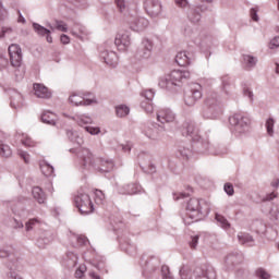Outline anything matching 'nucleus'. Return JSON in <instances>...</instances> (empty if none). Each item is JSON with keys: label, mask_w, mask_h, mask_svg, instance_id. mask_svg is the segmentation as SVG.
Listing matches in <instances>:
<instances>
[{"label": "nucleus", "mask_w": 279, "mask_h": 279, "mask_svg": "<svg viewBox=\"0 0 279 279\" xmlns=\"http://www.w3.org/2000/svg\"><path fill=\"white\" fill-rule=\"evenodd\" d=\"M8 16V10L3 8V3L0 1V21H3Z\"/></svg>", "instance_id": "41"}, {"label": "nucleus", "mask_w": 279, "mask_h": 279, "mask_svg": "<svg viewBox=\"0 0 279 279\" xmlns=\"http://www.w3.org/2000/svg\"><path fill=\"white\" fill-rule=\"evenodd\" d=\"M199 99H202V85L195 84L190 94L185 96L184 102L186 106H195Z\"/></svg>", "instance_id": "6"}, {"label": "nucleus", "mask_w": 279, "mask_h": 279, "mask_svg": "<svg viewBox=\"0 0 279 279\" xmlns=\"http://www.w3.org/2000/svg\"><path fill=\"white\" fill-rule=\"evenodd\" d=\"M17 14H19V20H17V22H19V23H25V17H23V15H21V11H17Z\"/></svg>", "instance_id": "56"}, {"label": "nucleus", "mask_w": 279, "mask_h": 279, "mask_svg": "<svg viewBox=\"0 0 279 279\" xmlns=\"http://www.w3.org/2000/svg\"><path fill=\"white\" fill-rule=\"evenodd\" d=\"M276 71L279 74V64H277Z\"/></svg>", "instance_id": "64"}, {"label": "nucleus", "mask_w": 279, "mask_h": 279, "mask_svg": "<svg viewBox=\"0 0 279 279\" xmlns=\"http://www.w3.org/2000/svg\"><path fill=\"white\" fill-rule=\"evenodd\" d=\"M272 186H279V180L272 183Z\"/></svg>", "instance_id": "62"}, {"label": "nucleus", "mask_w": 279, "mask_h": 279, "mask_svg": "<svg viewBox=\"0 0 279 279\" xmlns=\"http://www.w3.org/2000/svg\"><path fill=\"white\" fill-rule=\"evenodd\" d=\"M95 169L108 173V171H112V169H114V161L108 158H97Z\"/></svg>", "instance_id": "9"}, {"label": "nucleus", "mask_w": 279, "mask_h": 279, "mask_svg": "<svg viewBox=\"0 0 279 279\" xmlns=\"http://www.w3.org/2000/svg\"><path fill=\"white\" fill-rule=\"evenodd\" d=\"M244 95L250 97V99H252L254 97V94H252V90H250L248 88L244 89Z\"/></svg>", "instance_id": "55"}, {"label": "nucleus", "mask_w": 279, "mask_h": 279, "mask_svg": "<svg viewBox=\"0 0 279 279\" xmlns=\"http://www.w3.org/2000/svg\"><path fill=\"white\" fill-rule=\"evenodd\" d=\"M5 34H12V28H10V27H3V28H2V34L0 35V38H1L2 36H5Z\"/></svg>", "instance_id": "53"}, {"label": "nucleus", "mask_w": 279, "mask_h": 279, "mask_svg": "<svg viewBox=\"0 0 279 279\" xmlns=\"http://www.w3.org/2000/svg\"><path fill=\"white\" fill-rule=\"evenodd\" d=\"M34 92L36 97L39 99H50L51 97V90L47 86L40 83H35L33 85Z\"/></svg>", "instance_id": "12"}, {"label": "nucleus", "mask_w": 279, "mask_h": 279, "mask_svg": "<svg viewBox=\"0 0 279 279\" xmlns=\"http://www.w3.org/2000/svg\"><path fill=\"white\" fill-rule=\"evenodd\" d=\"M0 149V156H2L3 158H10V156H12V149L10 148V146L2 144V147Z\"/></svg>", "instance_id": "26"}, {"label": "nucleus", "mask_w": 279, "mask_h": 279, "mask_svg": "<svg viewBox=\"0 0 279 279\" xmlns=\"http://www.w3.org/2000/svg\"><path fill=\"white\" fill-rule=\"evenodd\" d=\"M85 130L89 134H99V132H100L99 128H95V126H86Z\"/></svg>", "instance_id": "45"}, {"label": "nucleus", "mask_w": 279, "mask_h": 279, "mask_svg": "<svg viewBox=\"0 0 279 279\" xmlns=\"http://www.w3.org/2000/svg\"><path fill=\"white\" fill-rule=\"evenodd\" d=\"M22 144L25 147H34L36 145V143L34 141H32L29 137H27V136L22 140Z\"/></svg>", "instance_id": "39"}, {"label": "nucleus", "mask_w": 279, "mask_h": 279, "mask_svg": "<svg viewBox=\"0 0 279 279\" xmlns=\"http://www.w3.org/2000/svg\"><path fill=\"white\" fill-rule=\"evenodd\" d=\"M216 220L218 221L219 226H221V228H223L225 230H228V228H230V222H228V219H226V217L216 214Z\"/></svg>", "instance_id": "25"}, {"label": "nucleus", "mask_w": 279, "mask_h": 279, "mask_svg": "<svg viewBox=\"0 0 279 279\" xmlns=\"http://www.w3.org/2000/svg\"><path fill=\"white\" fill-rule=\"evenodd\" d=\"M244 62H246V66L252 69L256 64V58L252 56H244Z\"/></svg>", "instance_id": "31"}, {"label": "nucleus", "mask_w": 279, "mask_h": 279, "mask_svg": "<svg viewBox=\"0 0 279 279\" xmlns=\"http://www.w3.org/2000/svg\"><path fill=\"white\" fill-rule=\"evenodd\" d=\"M144 8L148 16H158L162 12V5L158 0H145Z\"/></svg>", "instance_id": "8"}, {"label": "nucleus", "mask_w": 279, "mask_h": 279, "mask_svg": "<svg viewBox=\"0 0 279 279\" xmlns=\"http://www.w3.org/2000/svg\"><path fill=\"white\" fill-rule=\"evenodd\" d=\"M54 27L59 32H68V29H69V27L66 26V23H64L62 21H56Z\"/></svg>", "instance_id": "34"}, {"label": "nucleus", "mask_w": 279, "mask_h": 279, "mask_svg": "<svg viewBox=\"0 0 279 279\" xmlns=\"http://www.w3.org/2000/svg\"><path fill=\"white\" fill-rule=\"evenodd\" d=\"M274 119L270 118L266 121V129H267V133L269 134V136H274Z\"/></svg>", "instance_id": "30"}, {"label": "nucleus", "mask_w": 279, "mask_h": 279, "mask_svg": "<svg viewBox=\"0 0 279 279\" xmlns=\"http://www.w3.org/2000/svg\"><path fill=\"white\" fill-rule=\"evenodd\" d=\"M182 134L183 136H191V138H195L197 134V128H195V123H193V121H185L183 123Z\"/></svg>", "instance_id": "16"}, {"label": "nucleus", "mask_w": 279, "mask_h": 279, "mask_svg": "<svg viewBox=\"0 0 279 279\" xmlns=\"http://www.w3.org/2000/svg\"><path fill=\"white\" fill-rule=\"evenodd\" d=\"M114 45L120 51H125L130 47V35L126 33H119L116 36Z\"/></svg>", "instance_id": "11"}, {"label": "nucleus", "mask_w": 279, "mask_h": 279, "mask_svg": "<svg viewBox=\"0 0 279 279\" xmlns=\"http://www.w3.org/2000/svg\"><path fill=\"white\" fill-rule=\"evenodd\" d=\"M116 113H117V117H120V118L128 117V114H130V107L124 105L117 106Z\"/></svg>", "instance_id": "23"}, {"label": "nucleus", "mask_w": 279, "mask_h": 279, "mask_svg": "<svg viewBox=\"0 0 279 279\" xmlns=\"http://www.w3.org/2000/svg\"><path fill=\"white\" fill-rule=\"evenodd\" d=\"M198 241H199V236L195 235L192 238V241L190 242V246L192 250H195V247H197Z\"/></svg>", "instance_id": "47"}, {"label": "nucleus", "mask_w": 279, "mask_h": 279, "mask_svg": "<svg viewBox=\"0 0 279 279\" xmlns=\"http://www.w3.org/2000/svg\"><path fill=\"white\" fill-rule=\"evenodd\" d=\"M104 60L109 66H117V54L114 52L107 53V56L104 57Z\"/></svg>", "instance_id": "24"}, {"label": "nucleus", "mask_w": 279, "mask_h": 279, "mask_svg": "<svg viewBox=\"0 0 279 279\" xmlns=\"http://www.w3.org/2000/svg\"><path fill=\"white\" fill-rule=\"evenodd\" d=\"M78 125H88V123H93V118L87 116H82L77 120Z\"/></svg>", "instance_id": "32"}, {"label": "nucleus", "mask_w": 279, "mask_h": 279, "mask_svg": "<svg viewBox=\"0 0 279 279\" xmlns=\"http://www.w3.org/2000/svg\"><path fill=\"white\" fill-rule=\"evenodd\" d=\"M174 1L178 8H186V5H189V0H174Z\"/></svg>", "instance_id": "46"}, {"label": "nucleus", "mask_w": 279, "mask_h": 279, "mask_svg": "<svg viewBox=\"0 0 279 279\" xmlns=\"http://www.w3.org/2000/svg\"><path fill=\"white\" fill-rule=\"evenodd\" d=\"M20 156H21V158H23L24 162H26V163L29 162V154H27L26 151L21 150Z\"/></svg>", "instance_id": "51"}, {"label": "nucleus", "mask_w": 279, "mask_h": 279, "mask_svg": "<svg viewBox=\"0 0 279 279\" xmlns=\"http://www.w3.org/2000/svg\"><path fill=\"white\" fill-rule=\"evenodd\" d=\"M116 5L119 10V12H125V0H116Z\"/></svg>", "instance_id": "37"}, {"label": "nucleus", "mask_w": 279, "mask_h": 279, "mask_svg": "<svg viewBox=\"0 0 279 279\" xmlns=\"http://www.w3.org/2000/svg\"><path fill=\"white\" fill-rule=\"evenodd\" d=\"M47 35V43H53V37H51V35L46 34Z\"/></svg>", "instance_id": "58"}, {"label": "nucleus", "mask_w": 279, "mask_h": 279, "mask_svg": "<svg viewBox=\"0 0 279 279\" xmlns=\"http://www.w3.org/2000/svg\"><path fill=\"white\" fill-rule=\"evenodd\" d=\"M9 64L8 58L0 54V69H5Z\"/></svg>", "instance_id": "44"}, {"label": "nucleus", "mask_w": 279, "mask_h": 279, "mask_svg": "<svg viewBox=\"0 0 279 279\" xmlns=\"http://www.w3.org/2000/svg\"><path fill=\"white\" fill-rule=\"evenodd\" d=\"M89 277L93 279H100L99 276H97L95 272H89Z\"/></svg>", "instance_id": "59"}, {"label": "nucleus", "mask_w": 279, "mask_h": 279, "mask_svg": "<svg viewBox=\"0 0 279 279\" xmlns=\"http://www.w3.org/2000/svg\"><path fill=\"white\" fill-rule=\"evenodd\" d=\"M128 23L133 32H143V29H147L149 26V21L147 19L138 16L129 17Z\"/></svg>", "instance_id": "7"}, {"label": "nucleus", "mask_w": 279, "mask_h": 279, "mask_svg": "<svg viewBox=\"0 0 279 279\" xmlns=\"http://www.w3.org/2000/svg\"><path fill=\"white\" fill-rule=\"evenodd\" d=\"M277 197L276 192L270 193L268 196H266V202H271V199H275Z\"/></svg>", "instance_id": "54"}, {"label": "nucleus", "mask_w": 279, "mask_h": 279, "mask_svg": "<svg viewBox=\"0 0 279 279\" xmlns=\"http://www.w3.org/2000/svg\"><path fill=\"white\" fill-rule=\"evenodd\" d=\"M9 56L10 62L12 66L19 68L23 64V51L21 50V46L16 44H12L9 46Z\"/></svg>", "instance_id": "5"}, {"label": "nucleus", "mask_w": 279, "mask_h": 279, "mask_svg": "<svg viewBox=\"0 0 279 279\" xmlns=\"http://www.w3.org/2000/svg\"><path fill=\"white\" fill-rule=\"evenodd\" d=\"M175 62H177V64H179V66H189L191 64L189 54H186V52H184V51L178 52V54L175 57Z\"/></svg>", "instance_id": "19"}, {"label": "nucleus", "mask_w": 279, "mask_h": 279, "mask_svg": "<svg viewBox=\"0 0 279 279\" xmlns=\"http://www.w3.org/2000/svg\"><path fill=\"white\" fill-rule=\"evenodd\" d=\"M78 163L82 169H95L97 165V159L88 148H83L77 153Z\"/></svg>", "instance_id": "4"}, {"label": "nucleus", "mask_w": 279, "mask_h": 279, "mask_svg": "<svg viewBox=\"0 0 279 279\" xmlns=\"http://www.w3.org/2000/svg\"><path fill=\"white\" fill-rule=\"evenodd\" d=\"M94 195H95V202H96V204H101L102 202H104V199H106V195L104 194V192L102 191H100V190H96L95 192H94Z\"/></svg>", "instance_id": "28"}, {"label": "nucleus", "mask_w": 279, "mask_h": 279, "mask_svg": "<svg viewBox=\"0 0 279 279\" xmlns=\"http://www.w3.org/2000/svg\"><path fill=\"white\" fill-rule=\"evenodd\" d=\"M142 108L145 110V112H154V105H151V100H143Z\"/></svg>", "instance_id": "29"}, {"label": "nucleus", "mask_w": 279, "mask_h": 279, "mask_svg": "<svg viewBox=\"0 0 279 279\" xmlns=\"http://www.w3.org/2000/svg\"><path fill=\"white\" fill-rule=\"evenodd\" d=\"M40 171L47 178H50V175H53V167L45 161L40 163Z\"/></svg>", "instance_id": "22"}, {"label": "nucleus", "mask_w": 279, "mask_h": 279, "mask_svg": "<svg viewBox=\"0 0 279 279\" xmlns=\"http://www.w3.org/2000/svg\"><path fill=\"white\" fill-rule=\"evenodd\" d=\"M256 276H257V278H262V279L271 278V276H269V272L265 271V269H263V268H259L256 270Z\"/></svg>", "instance_id": "35"}, {"label": "nucleus", "mask_w": 279, "mask_h": 279, "mask_svg": "<svg viewBox=\"0 0 279 279\" xmlns=\"http://www.w3.org/2000/svg\"><path fill=\"white\" fill-rule=\"evenodd\" d=\"M161 274L163 279H172L171 272L169 271V266H162L161 267Z\"/></svg>", "instance_id": "36"}, {"label": "nucleus", "mask_w": 279, "mask_h": 279, "mask_svg": "<svg viewBox=\"0 0 279 279\" xmlns=\"http://www.w3.org/2000/svg\"><path fill=\"white\" fill-rule=\"evenodd\" d=\"M41 121L48 125H56L58 123V116L51 111H45L41 114Z\"/></svg>", "instance_id": "17"}, {"label": "nucleus", "mask_w": 279, "mask_h": 279, "mask_svg": "<svg viewBox=\"0 0 279 279\" xmlns=\"http://www.w3.org/2000/svg\"><path fill=\"white\" fill-rule=\"evenodd\" d=\"M69 99H70L71 104H74V106H90V104L95 102V100L86 99L85 97L81 96L80 94H72Z\"/></svg>", "instance_id": "15"}, {"label": "nucleus", "mask_w": 279, "mask_h": 279, "mask_svg": "<svg viewBox=\"0 0 279 279\" xmlns=\"http://www.w3.org/2000/svg\"><path fill=\"white\" fill-rule=\"evenodd\" d=\"M229 123L230 125H234V128L239 130V128L250 125V119L247 117H244L242 113H235L229 118Z\"/></svg>", "instance_id": "10"}, {"label": "nucleus", "mask_w": 279, "mask_h": 279, "mask_svg": "<svg viewBox=\"0 0 279 279\" xmlns=\"http://www.w3.org/2000/svg\"><path fill=\"white\" fill-rule=\"evenodd\" d=\"M74 204L78 208L81 215H89L93 213V201L90 195L83 189L78 190L74 196Z\"/></svg>", "instance_id": "3"}, {"label": "nucleus", "mask_w": 279, "mask_h": 279, "mask_svg": "<svg viewBox=\"0 0 279 279\" xmlns=\"http://www.w3.org/2000/svg\"><path fill=\"white\" fill-rule=\"evenodd\" d=\"M32 193H33L34 199H36V202H38V204H45V202L47 199V195L45 194L43 189H40L39 186H35V187H33Z\"/></svg>", "instance_id": "18"}, {"label": "nucleus", "mask_w": 279, "mask_h": 279, "mask_svg": "<svg viewBox=\"0 0 279 279\" xmlns=\"http://www.w3.org/2000/svg\"><path fill=\"white\" fill-rule=\"evenodd\" d=\"M201 17H202V16L199 15V13L195 14L194 16H193V13H191V14L189 15V19H190V21H192V23H197Z\"/></svg>", "instance_id": "50"}, {"label": "nucleus", "mask_w": 279, "mask_h": 279, "mask_svg": "<svg viewBox=\"0 0 279 279\" xmlns=\"http://www.w3.org/2000/svg\"><path fill=\"white\" fill-rule=\"evenodd\" d=\"M275 47H279V36H277L270 40L269 48L275 49Z\"/></svg>", "instance_id": "43"}, {"label": "nucleus", "mask_w": 279, "mask_h": 279, "mask_svg": "<svg viewBox=\"0 0 279 279\" xmlns=\"http://www.w3.org/2000/svg\"><path fill=\"white\" fill-rule=\"evenodd\" d=\"M11 108H23V95L13 93L11 96Z\"/></svg>", "instance_id": "20"}, {"label": "nucleus", "mask_w": 279, "mask_h": 279, "mask_svg": "<svg viewBox=\"0 0 279 279\" xmlns=\"http://www.w3.org/2000/svg\"><path fill=\"white\" fill-rule=\"evenodd\" d=\"M143 96L145 97L144 101H151L154 99V90L148 89L143 93Z\"/></svg>", "instance_id": "38"}, {"label": "nucleus", "mask_w": 279, "mask_h": 279, "mask_svg": "<svg viewBox=\"0 0 279 279\" xmlns=\"http://www.w3.org/2000/svg\"><path fill=\"white\" fill-rule=\"evenodd\" d=\"M7 256H9L8 252L0 251V258H7Z\"/></svg>", "instance_id": "57"}, {"label": "nucleus", "mask_w": 279, "mask_h": 279, "mask_svg": "<svg viewBox=\"0 0 279 279\" xmlns=\"http://www.w3.org/2000/svg\"><path fill=\"white\" fill-rule=\"evenodd\" d=\"M202 1H204V2H206V3L213 2V0H202Z\"/></svg>", "instance_id": "63"}, {"label": "nucleus", "mask_w": 279, "mask_h": 279, "mask_svg": "<svg viewBox=\"0 0 279 279\" xmlns=\"http://www.w3.org/2000/svg\"><path fill=\"white\" fill-rule=\"evenodd\" d=\"M203 276H204V278H207V279H214L215 278V271L207 270V271L203 272Z\"/></svg>", "instance_id": "49"}, {"label": "nucleus", "mask_w": 279, "mask_h": 279, "mask_svg": "<svg viewBox=\"0 0 279 279\" xmlns=\"http://www.w3.org/2000/svg\"><path fill=\"white\" fill-rule=\"evenodd\" d=\"M36 223H40V220L38 219H31L28 222H26V230H33L34 226H36Z\"/></svg>", "instance_id": "40"}, {"label": "nucleus", "mask_w": 279, "mask_h": 279, "mask_svg": "<svg viewBox=\"0 0 279 279\" xmlns=\"http://www.w3.org/2000/svg\"><path fill=\"white\" fill-rule=\"evenodd\" d=\"M205 104L208 106V108H214V110H217L221 113V105L217 98H206Z\"/></svg>", "instance_id": "21"}, {"label": "nucleus", "mask_w": 279, "mask_h": 279, "mask_svg": "<svg viewBox=\"0 0 279 279\" xmlns=\"http://www.w3.org/2000/svg\"><path fill=\"white\" fill-rule=\"evenodd\" d=\"M60 40L63 45H69V43H71V39L66 35H61Z\"/></svg>", "instance_id": "52"}, {"label": "nucleus", "mask_w": 279, "mask_h": 279, "mask_svg": "<svg viewBox=\"0 0 279 279\" xmlns=\"http://www.w3.org/2000/svg\"><path fill=\"white\" fill-rule=\"evenodd\" d=\"M86 265L82 264L75 271V278H84V274H86Z\"/></svg>", "instance_id": "33"}, {"label": "nucleus", "mask_w": 279, "mask_h": 279, "mask_svg": "<svg viewBox=\"0 0 279 279\" xmlns=\"http://www.w3.org/2000/svg\"><path fill=\"white\" fill-rule=\"evenodd\" d=\"M157 121L160 123H173L175 121V114H173L172 110L161 109L157 113Z\"/></svg>", "instance_id": "13"}, {"label": "nucleus", "mask_w": 279, "mask_h": 279, "mask_svg": "<svg viewBox=\"0 0 279 279\" xmlns=\"http://www.w3.org/2000/svg\"><path fill=\"white\" fill-rule=\"evenodd\" d=\"M186 217L192 221H199L202 215H208L210 213V205L204 199L191 198L186 206Z\"/></svg>", "instance_id": "2"}, {"label": "nucleus", "mask_w": 279, "mask_h": 279, "mask_svg": "<svg viewBox=\"0 0 279 279\" xmlns=\"http://www.w3.org/2000/svg\"><path fill=\"white\" fill-rule=\"evenodd\" d=\"M225 191L228 195H234V186L230 183L225 184Z\"/></svg>", "instance_id": "42"}, {"label": "nucleus", "mask_w": 279, "mask_h": 279, "mask_svg": "<svg viewBox=\"0 0 279 279\" xmlns=\"http://www.w3.org/2000/svg\"><path fill=\"white\" fill-rule=\"evenodd\" d=\"M33 27H34L35 32H37V34H39L40 36L51 34V31L40 26V24H33Z\"/></svg>", "instance_id": "27"}, {"label": "nucleus", "mask_w": 279, "mask_h": 279, "mask_svg": "<svg viewBox=\"0 0 279 279\" xmlns=\"http://www.w3.org/2000/svg\"><path fill=\"white\" fill-rule=\"evenodd\" d=\"M257 12H258V9L256 8L251 9V19L255 22L258 21V15L256 14Z\"/></svg>", "instance_id": "48"}, {"label": "nucleus", "mask_w": 279, "mask_h": 279, "mask_svg": "<svg viewBox=\"0 0 279 279\" xmlns=\"http://www.w3.org/2000/svg\"><path fill=\"white\" fill-rule=\"evenodd\" d=\"M151 49H154V44L149 39H144L142 41V48L138 50L140 58H149L151 56Z\"/></svg>", "instance_id": "14"}, {"label": "nucleus", "mask_w": 279, "mask_h": 279, "mask_svg": "<svg viewBox=\"0 0 279 279\" xmlns=\"http://www.w3.org/2000/svg\"><path fill=\"white\" fill-rule=\"evenodd\" d=\"M191 77V72L184 70H172L170 73L160 77L159 86L160 88H166L167 90H171L173 86H180L184 80H189Z\"/></svg>", "instance_id": "1"}, {"label": "nucleus", "mask_w": 279, "mask_h": 279, "mask_svg": "<svg viewBox=\"0 0 279 279\" xmlns=\"http://www.w3.org/2000/svg\"><path fill=\"white\" fill-rule=\"evenodd\" d=\"M239 241H241L242 243H245V241H243V235H238Z\"/></svg>", "instance_id": "61"}, {"label": "nucleus", "mask_w": 279, "mask_h": 279, "mask_svg": "<svg viewBox=\"0 0 279 279\" xmlns=\"http://www.w3.org/2000/svg\"><path fill=\"white\" fill-rule=\"evenodd\" d=\"M180 274H181V278H182V279H186V278H184V269H181V270H180Z\"/></svg>", "instance_id": "60"}]
</instances>
